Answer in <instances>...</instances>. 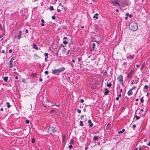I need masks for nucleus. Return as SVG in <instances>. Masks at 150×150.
Wrapping results in <instances>:
<instances>
[{
  "label": "nucleus",
  "mask_w": 150,
  "mask_h": 150,
  "mask_svg": "<svg viewBox=\"0 0 150 150\" xmlns=\"http://www.w3.org/2000/svg\"><path fill=\"white\" fill-rule=\"evenodd\" d=\"M129 27L131 30H136L138 29V25L135 22H132L129 24Z\"/></svg>",
  "instance_id": "f257e3e1"
},
{
  "label": "nucleus",
  "mask_w": 150,
  "mask_h": 150,
  "mask_svg": "<svg viewBox=\"0 0 150 150\" xmlns=\"http://www.w3.org/2000/svg\"><path fill=\"white\" fill-rule=\"evenodd\" d=\"M65 68L62 67L58 69H54L52 71V73L53 74H57L58 73L64 71Z\"/></svg>",
  "instance_id": "f03ea898"
},
{
  "label": "nucleus",
  "mask_w": 150,
  "mask_h": 150,
  "mask_svg": "<svg viewBox=\"0 0 150 150\" xmlns=\"http://www.w3.org/2000/svg\"><path fill=\"white\" fill-rule=\"evenodd\" d=\"M57 129L56 128L53 127H50L48 130V132L50 134L52 133H55L57 131Z\"/></svg>",
  "instance_id": "7ed1b4c3"
},
{
  "label": "nucleus",
  "mask_w": 150,
  "mask_h": 150,
  "mask_svg": "<svg viewBox=\"0 0 150 150\" xmlns=\"http://www.w3.org/2000/svg\"><path fill=\"white\" fill-rule=\"evenodd\" d=\"M119 1L120 3L119 4L122 6H124L125 5H127L126 4L125 0H118Z\"/></svg>",
  "instance_id": "20e7f679"
},
{
  "label": "nucleus",
  "mask_w": 150,
  "mask_h": 150,
  "mask_svg": "<svg viewBox=\"0 0 150 150\" xmlns=\"http://www.w3.org/2000/svg\"><path fill=\"white\" fill-rule=\"evenodd\" d=\"M111 3L113 5H115V4L119 6H120V4L118 2L117 0L112 1L111 2Z\"/></svg>",
  "instance_id": "39448f33"
},
{
  "label": "nucleus",
  "mask_w": 150,
  "mask_h": 150,
  "mask_svg": "<svg viewBox=\"0 0 150 150\" xmlns=\"http://www.w3.org/2000/svg\"><path fill=\"white\" fill-rule=\"evenodd\" d=\"M123 76L122 75H120L117 78V80L120 81L121 82L123 81Z\"/></svg>",
  "instance_id": "423d86ee"
},
{
  "label": "nucleus",
  "mask_w": 150,
  "mask_h": 150,
  "mask_svg": "<svg viewBox=\"0 0 150 150\" xmlns=\"http://www.w3.org/2000/svg\"><path fill=\"white\" fill-rule=\"evenodd\" d=\"M88 123L89 124V126L90 127H92L93 126V124L91 122V120H89L88 121Z\"/></svg>",
  "instance_id": "0eeeda50"
},
{
  "label": "nucleus",
  "mask_w": 150,
  "mask_h": 150,
  "mask_svg": "<svg viewBox=\"0 0 150 150\" xmlns=\"http://www.w3.org/2000/svg\"><path fill=\"white\" fill-rule=\"evenodd\" d=\"M22 34V31L20 30L18 34V35L17 37L18 39H20L21 38V35Z\"/></svg>",
  "instance_id": "6e6552de"
},
{
  "label": "nucleus",
  "mask_w": 150,
  "mask_h": 150,
  "mask_svg": "<svg viewBox=\"0 0 150 150\" xmlns=\"http://www.w3.org/2000/svg\"><path fill=\"white\" fill-rule=\"evenodd\" d=\"M105 92L104 93V95H107L109 92V91L107 88H105L104 89Z\"/></svg>",
  "instance_id": "1a4fd4ad"
},
{
  "label": "nucleus",
  "mask_w": 150,
  "mask_h": 150,
  "mask_svg": "<svg viewBox=\"0 0 150 150\" xmlns=\"http://www.w3.org/2000/svg\"><path fill=\"white\" fill-rule=\"evenodd\" d=\"M13 61L10 60L9 62V66L10 68H12L13 67Z\"/></svg>",
  "instance_id": "9d476101"
},
{
  "label": "nucleus",
  "mask_w": 150,
  "mask_h": 150,
  "mask_svg": "<svg viewBox=\"0 0 150 150\" xmlns=\"http://www.w3.org/2000/svg\"><path fill=\"white\" fill-rule=\"evenodd\" d=\"M133 94L132 91L131 90H130L127 92V94L128 96H130L132 95Z\"/></svg>",
  "instance_id": "9b49d317"
},
{
  "label": "nucleus",
  "mask_w": 150,
  "mask_h": 150,
  "mask_svg": "<svg viewBox=\"0 0 150 150\" xmlns=\"http://www.w3.org/2000/svg\"><path fill=\"white\" fill-rule=\"evenodd\" d=\"M33 48L34 49H35L36 50H38V48L37 47V45L35 44H33Z\"/></svg>",
  "instance_id": "f8f14e48"
},
{
  "label": "nucleus",
  "mask_w": 150,
  "mask_h": 150,
  "mask_svg": "<svg viewBox=\"0 0 150 150\" xmlns=\"http://www.w3.org/2000/svg\"><path fill=\"white\" fill-rule=\"evenodd\" d=\"M34 57L35 59H36L40 58V57L38 55L36 54H34Z\"/></svg>",
  "instance_id": "ddd939ff"
},
{
  "label": "nucleus",
  "mask_w": 150,
  "mask_h": 150,
  "mask_svg": "<svg viewBox=\"0 0 150 150\" xmlns=\"http://www.w3.org/2000/svg\"><path fill=\"white\" fill-rule=\"evenodd\" d=\"M148 86L146 85H145L144 87V91H146V89L147 90L148 88Z\"/></svg>",
  "instance_id": "4468645a"
},
{
  "label": "nucleus",
  "mask_w": 150,
  "mask_h": 150,
  "mask_svg": "<svg viewBox=\"0 0 150 150\" xmlns=\"http://www.w3.org/2000/svg\"><path fill=\"white\" fill-rule=\"evenodd\" d=\"M125 129H122V131H119L118 132V133L119 134L122 133H123L125 131Z\"/></svg>",
  "instance_id": "2eb2a0df"
},
{
  "label": "nucleus",
  "mask_w": 150,
  "mask_h": 150,
  "mask_svg": "<svg viewBox=\"0 0 150 150\" xmlns=\"http://www.w3.org/2000/svg\"><path fill=\"white\" fill-rule=\"evenodd\" d=\"M8 76H6L5 77L4 79V81H7L8 80Z\"/></svg>",
  "instance_id": "dca6fc26"
},
{
  "label": "nucleus",
  "mask_w": 150,
  "mask_h": 150,
  "mask_svg": "<svg viewBox=\"0 0 150 150\" xmlns=\"http://www.w3.org/2000/svg\"><path fill=\"white\" fill-rule=\"evenodd\" d=\"M6 104H7V107L8 108H10V107H11V105H10V103H9L8 102H7L6 103Z\"/></svg>",
  "instance_id": "f3484780"
},
{
  "label": "nucleus",
  "mask_w": 150,
  "mask_h": 150,
  "mask_svg": "<svg viewBox=\"0 0 150 150\" xmlns=\"http://www.w3.org/2000/svg\"><path fill=\"white\" fill-rule=\"evenodd\" d=\"M132 76V75L129 73L127 75V78L129 79H130L131 78Z\"/></svg>",
  "instance_id": "a211bd4d"
},
{
  "label": "nucleus",
  "mask_w": 150,
  "mask_h": 150,
  "mask_svg": "<svg viewBox=\"0 0 150 150\" xmlns=\"http://www.w3.org/2000/svg\"><path fill=\"white\" fill-rule=\"evenodd\" d=\"M98 136H95L93 137V139L95 140H97L98 139Z\"/></svg>",
  "instance_id": "6ab92c4d"
},
{
  "label": "nucleus",
  "mask_w": 150,
  "mask_h": 150,
  "mask_svg": "<svg viewBox=\"0 0 150 150\" xmlns=\"http://www.w3.org/2000/svg\"><path fill=\"white\" fill-rule=\"evenodd\" d=\"M50 9L51 11H53L54 10V8L52 6H50Z\"/></svg>",
  "instance_id": "aec40b11"
},
{
  "label": "nucleus",
  "mask_w": 150,
  "mask_h": 150,
  "mask_svg": "<svg viewBox=\"0 0 150 150\" xmlns=\"http://www.w3.org/2000/svg\"><path fill=\"white\" fill-rule=\"evenodd\" d=\"M106 86L109 87H110L112 86V84L110 83H109L108 84H107Z\"/></svg>",
  "instance_id": "412c9836"
},
{
  "label": "nucleus",
  "mask_w": 150,
  "mask_h": 150,
  "mask_svg": "<svg viewBox=\"0 0 150 150\" xmlns=\"http://www.w3.org/2000/svg\"><path fill=\"white\" fill-rule=\"evenodd\" d=\"M86 115H82L80 117V119L81 120H82L84 118V117H86Z\"/></svg>",
  "instance_id": "4be33fe9"
},
{
  "label": "nucleus",
  "mask_w": 150,
  "mask_h": 150,
  "mask_svg": "<svg viewBox=\"0 0 150 150\" xmlns=\"http://www.w3.org/2000/svg\"><path fill=\"white\" fill-rule=\"evenodd\" d=\"M80 125L81 126H83V122L82 121H81L80 122Z\"/></svg>",
  "instance_id": "5701e85b"
},
{
  "label": "nucleus",
  "mask_w": 150,
  "mask_h": 150,
  "mask_svg": "<svg viewBox=\"0 0 150 150\" xmlns=\"http://www.w3.org/2000/svg\"><path fill=\"white\" fill-rule=\"evenodd\" d=\"M134 55H133V56L131 55H130L129 56V58H131V59H132L134 58Z\"/></svg>",
  "instance_id": "b1692460"
},
{
  "label": "nucleus",
  "mask_w": 150,
  "mask_h": 150,
  "mask_svg": "<svg viewBox=\"0 0 150 150\" xmlns=\"http://www.w3.org/2000/svg\"><path fill=\"white\" fill-rule=\"evenodd\" d=\"M135 117L137 120L139 119L140 118V117L138 116L137 115H135Z\"/></svg>",
  "instance_id": "393cba45"
},
{
  "label": "nucleus",
  "mask_w": 150,
  "mask_h": 150,
  "mask_svg": "<svg viewBox=\"0 0 150 150\" xmlns=\"http://www.w3.org/2000/svg\"><path fill=\"white\" fill-rule=\"evenodd\" d=\"M48 54L47 53H45L44 54V55L45 57H46L47 58H48Z\"/></svg>",
  "instance_id": "a878e982"
},
{
  "label": "nucleus",
  "mask_w": 150,
  "mask_h": 150,
  "mask_svg": "<svg viewBox=\"0 0 150 150\" xmlns=\"http://www.w3.org/2000/svg\"><path fill=\"white\" fill-rule=\"evenodd\" d=\"M140 101L142 103H143L144 102V100L143 99V97L140 99Z\"/></svg>",
  "instance_id": "bb28decb"
},
{
  "label": "nucleus",
  "mask_w": 150,
  "mask_h": 150,
  "mask_svg": "<svg viewBox=\"0 0 150 150\" xmlns=\"http://www.w3.org/2000/svg\"><path fill=\"white\" fill-rule=\"evenodd\" d=\"M77 110L79 113H81V110H79V109H77Z\"/></svg>",
  "instance_id": "cd10ccee"
},
{
  "label": "nucleus",
  "mask_w": 150,
  "mask_h": 150,
  "mask_svg": "<svg viewBox=\"0 0 150 150\" xmlns=\"http://www.w3.org/2000/svg\"><path fill=\"white\" fill-rule=\"evenodd\" d=\"M15 59V57H12L11 59V60L13 61V60H14Z\"/></svg>",
  "instance_id": "c85d7f7f"
},
{
  "label": "nucleus",
  "mask_w": 150,
  "mask_h": 150,
  "mask_svg": "<svg viewBox=\"0 0 150 150\" xmlns=\"http://www.w3.org/2000/svg\"><path fill=\"white\" fill-rule=\"evenodd\" d=\"M35 142V140L34 138H33L32 139V142L33 143H34Z\"/></svg>",
  "instance_id": "c756f323"
},
{
  "label": "nucleus",
  "mask_w": 150,
  "mask_h": 150,
  "mask_svg": "<svg viewBox=\"0 0 150 150\" xmlns=\"http://www.w3.org/2000/svg\"><path fill=\"white\" fill-rule=\"evenodd\" d=\"M36 76V74H32L31 75V76L32 77H35Z\"/></svg>",
  "instance_id": "7c9ffc66"
},
{
  "label": "nucleus",
  "mask_w": 150,
  "mask_h": 150,
  "mask_svg": "<svg viewBox=\"0 0 150 150\" xmlns=\"http://www.w3.org/2000/svg\"><path fill=\"white\" fill-rule=\"evenodd\" d=\"M92 46H93V47H92V48H93L95 47V46H96V44L95 43H93L92 44Z\"/></svg>",
  "instance_id": "2f4dec72"
},
{
  "label": "nucleus",
  "mask_w": 150,
  "mask_h": 150,
  "mask_svg": "<svg viewBox=\"0 0 150 150\" xmlns=\"http://www.w3.org/2000/svg\"><path fill=\"white\" fill-rule=\"evenodd\" d=\"M103 75H107V72H106V71H105V72L104 73Z\"/></svg>",
  "instance_id": "473e14b6"
},
{
  "label": "nucleus",
  "mask_w": 150,
  "mask_h": 150,
  "mask_svg": "<svg viewBox=\"0 0 150 150\" xmlns=\"http://www.w3.org/2000/svg\"><path fill=\"white\" fill-rule=\"evenodd\" d=\"M132 127H133V129L134 130V129L136 127V125H133Z\"/></svg>",
  "instance_id": "72a5a7b5"
},
{
  "label": "nucleus",
  "mask_w": 150,
  "mask_h": 150,
  "mask_svg": "<svg viewBox=\"0 0 150 150\" xmlns=\"http://www.w3.org/2000/svg\"><path fill=\"white\" fill-rule=\"evenodd\" d=\"M96 15H94L93 16V18H96V19H97L98 18V16H96Z\"/></svg>",
  "instance_id": "f704fd0d"
},
{
  "label": "nucleus",
  "mask_w": 150,
  "mask_h": 150,
  "mask_svg": "<svg viewBox=\"0 0 150 150\" xmlns=\"http://www.w3.org/2000/svg\"><path fill=\"white\" fill-rule=\"evenodd\" d=\"M25 123H26V124H28L29 123V120H26V121H25Z\"/></svg>",
  "instance_id": "c9c22d12"
},
{
  "label": "nucleus",
  "mask_w": 150,
  "mask_h": 150,
  "mask_svg": "<svg viewBox=\"0 0 150 150\" xmlns=\"http://www.w3.org/2000/svg\"><path fill=\"white\" fill-rule=\"evenodd\" d=\"M63 43L64 44H67V42L65 41L63 42Z\"/></svg>",
  "instance_id": "e433bc0d"
},
{
  "label": "nucleus",
  "mask_w": 150,
  "mask_h": 150,
  "mask_svg": "<svg viewBox=\"0 0 150 150\" xmlns=\"http://www.w3.org/2000/svg\"><path fill=\"white\" fill-rule=\"evenodd\" d=\"M52 18L53 20H55V17L54 16H52Z\"/></svg>",
  "instance_id": "4c0bfd02"
},
{
  "label": "nucleus",
  "mask_w": 150,
  "mask_h": 150,
  "mask_svg": "<svg viewBox=\"0 0 150 150\" xmlns=\"http://www.w3.org/2000/svg\"><path fill=\"white\" fill-rule=\"evenodd\" d=\"M135 88H136L135 86H133L132 87V88L130 89V90H131L132 91Z\"/></svg>",
  "instance_id": "58836bf2"
},
{
  "label": "nucleus",
  "mask_w": 150,
  "mask_h": 150,
  "mask_svg": "<svg viewBox=\"0 0 150 150\" xmlns=\"http://www.w3.org/2000/svg\"><path fill=\"white\" fill-rule=\"evenodd\" d=\"M12 51H13V50L11 49L9 51V53H11V52H12Z\"/></svg>",
  "instance_id": "ea45409f"
},
{
  "label": "nucleus",
  "mask_w": 150,
  "mask_h": 150,
  "mask_svg": "<svg viewBox=\"0 0 150 150\" xmlns=\"http://www.w3.org/2000/svg\"><path fill=\"white\" fill-rule=\"evenodd\" d=\"M59 6H61L62 7H63V6L62 5V4L61 3H59Z\"/></svg>",
  "instance_id": "a19ab883"
},
{
  "label": "nucleus",
  "mask_w": 150,
  "mask_h": 150,
  "mask_svg": "<svg viewBox=\"0 0 150 150\" xmlns=\"http://www.w3.org/2000/svg\"><path fill=\"white\" fill-rule=\"evenodd\" d=\"M133 73V70L131 71L129 73L130 74H131L132 75Z\"/></svg>",
  "instance_id": "79ce46f5"
},
{
  "label": "nucleus",
  "mask_w": 150,
  "mask_h": 150,
  "mask_svg": "<svg viewBox=\"0 0 150 150\" xmlns=\"http://www.w3.org/2000/svg\"><path fill=\"white\" fill-rule=\"evenodd\" d=\"M69 147L70 148V149H71V148L72 147V145H70L69 146Z\"/></svg>",
  "instance_id": "37998d69"
},
{
  "label": "nucleus",
  "mask_w": 150,
  "mask_h": 150,
  "mask_svg": "<svg viewBox=\"0 0 150 150\" xmlns=\"http://www.w3.org/2000/svg\"><path fill=\"white\" fill-rule=\"evenodd\" d=\"M45 74H47L48 73V71H45Z\"/></svg>",
  "instance_id": "c03bdc74"
},
{
  "label": "nucleus",
  "mask_w": 150,
  "mask_h": 150,
  "mask_svg": "<svg viewBox=\"0 0 150 150\" xmlns=\"http://www.w3.org/2000/svg\"><path fill=\"white\" fill-rule=\"evenodd\" d=\"M80 102L81 103H83L84 102V100L82 99L80 100Z\"/></svg>",
  "instance_id": "a18cd8bd"
},
{
  "label": "nucleus",
  "mask_w": 150,
  "mask_h": 150,
  "mask_svg": "<svg viewBox=\"0 0 150 150\" xmlns=\"http://www.w3.org/2000/svg\"><path fill=\"white\" fill-rule=\"evenodd\" d=\"M22 82L23 83H25V79H23L22 80Z\"/></svg>",
  "instance_id": "49530a36"
},
{
  "label": "nucleus",
  "mask_w": 150,
  "mask_h": 150,
  "mask_svg": "<svg viewBox=\"0 0 150 150\" xmlns=\"http://www.w3.org/2000/svg\"><path fill=\"white\" fill-rule=\"evenodd\" d=\"M41 21L42 23H43L45 22L44 20L43 19H41Z\"/></svg>",
  "instance_id": "de8ad7c7"
},
{
  "label": "nucleus",
  "mask_w": 150,
  "mask_h": 150,
  "mask_svg": "<svg viewBox=\"0 0 150 150\" xmlns=\"http://www.w3.org/2000/svg\"><path fill=\"white\" fill-rule=\"evenodd\" d=\"M81 59L80 58H78V60L79 62H80L81 60Z\"/></svg>",
  "instance_id": "09e8293b"
},
{
  "label": "nucleus",
  "mask_w": 150,
  "mask_h": 150,
  "mask_svg": "<svg viewBox=\"0 0 150 150\" xmlns=\"http://www.w3.org/2000/svg\"><path fill=\"white\" fill-rule=\"evenodd\" d=\"M42 79L41 78H40L39 79V81H42Z\"/></svg>",
  "instance_id": "8fccbe9b"
},
{
  "label": "nucleus",
  "mask_w": 150,
  "mask_h": 150,
  "mask_svg": "<svg viewBox=\"0 0 150 150\" xmlns=\"http://www.w3.org/2000/svg\"><path fill=\"white\" fill-rule=\"evenodd\" d=\"M119 99V97H117L116 98V100H118Z\"/></svg>",
  "instance_id": "3c124183"
},
{
  "label": "nucleus",
  "mask_w": 150,
  "mask_h": 150,
  "mask_svg": "<svg viewBox=\"0 0 150 150\" xmlns=\"http://www.w3.org/2000/svg\"><path fill=\"white\" fill-rule=\"evenodd\" d=\"M28 29H26L25 30V32L26 33H28Z\"/></svg>",
  "instance_id": "603ef678"
},
{
  "label": "nucleus",
  "mask_w": 150,
  "mask_h": 150,
  "mask_svg": "<svg viewBox=\"0 0 150 150\" xmlns=\"http://www.w3.org/2000/svg\"><path fill=\"white\" fill-rule=\"evenodd\" d=\"M45 25V24H44V23H42L41 24V25L42 26H44Z\"/></svg>",
  "instance_id": "864d4df0"
},
{
  "label": "nucleus",
  "mask_w": 150,
  "mask_h": 150,
  "mask_svg": "<svg viewBox=\"0 0 150 150\" xmlns=\"http://www.w3.org/2000/svg\"><path fill=\"white\" fill-rule=\"evenodd\" d=\"M57 11L58 12H60L61 11V10L60 9H58L57 10Z\"/></svg>",
  "instance_id": "5fc2aeb1"
},
{
  "label": "nucleus",
  "mask_w": 150,
  "mask_h": 150,
  "mask_svg": "<svg viewBox=\"0 0 150 150\" xmlns=\"http://www.w3.org/2000/svg\"><path fill=\"white\" fill-rule=\"evenodd\" d=\"M18 77L17 76H16L15 77V79H18Z\"/></svg>",
  "instance_id": "6e6d98bb"
},
{
  "label": "nucleus",
  "mask_w": 150,
  "mask_h": 150,
  "mask_svg": "<svg viewBox=\"0 0 150 150\" xmlns=\"http://www.w3.org/2000/svg\"><path fill=\"white\" fill-rule=\"evenodd\" d=\"M147 145H148V146L150 145V142H149L147 144Z\"/></svg>",
  "instance_id": "4d7b16f0"
},
{
  "label": "nucleus",
  "mask_w": 150,
  "mask_h": 150,
  "mask_svg": "<svg viewBox=\"0 0 150 150\" xmlns=\"http://www.w3.org/2000/svg\"><path fill=\"white\" fill-rule=\"evenodd\" d=\"M1 52L3 53H4L5 52V50H2Z\"/></svg>",
  "instance_id": "13d9d810"
},
{
  "label": "nucleus",
  "mask_w": 150,
  "mask_h": 150,
  "mask_svg": "<svg viewBox=\"0 0 150 150\" xmlns=\"http://www.w3.org/2000/svg\"><path fill=\"white\" fill-rule=\"evenodd\" d=\"M72 60L73 62L74 63L75 62V61L74 59H72Z\"/></svg>",
  "instance_id": "bf43d9fd"
},
{
  "label": "nucleus",
  "mask_w": 150,
  "mask_h": 150,
  "mask_svg": "<svg viewBox=\"0 0 150 150\" xmlns=\"http://www.w3.org/2000/svg\"><path fill=\"white\" fill-rule=\"evenodd\" d=\"M139 100V99L138 98H137L135 100L136 102H137Z\"/></svg>",
  "instance_id": "052dcab7"
},
{
  "label": "nucleus",
  "mask_w": 150,
  "mask_h": 150,
  "mask_svg": "<svg viewBox=\"0 0 150 150\" xmlns=\"http://www.w3.org/2000/svg\"><path fill=\"white\" fill-rule=\"evenodd\" d=\"M54 110H51L50 111L51 112H54Z\"/></svg>",
  "instance_id": "680f3d73"
},
{
  "label": "nucleus",
  "mask_w": 150,
  "mask_h": 150,
  "mask_svg": "<svg viewBox=\"0 0 150 150\" xmlns=\"http://www.w3.org/2000/svg\"><path fill=\"white\" fill-rule=\"evenodd\" d=\"M116 11L117 12H119V10L118 9H117L116 10Z\"/></svg>",
  "instance_id": "e2e57ef3"
},
{
  "label": "nucleus",
  "mask_w": 150,
  "mask_h": 150,
  "mask_svg": "<svg viewBox=\"0 0 150 150\" xmlns=\"http://www.w3.org/2000/svg\"><path fill=\"white\" fill-rule=\"evenodd\" d=\"M70 79V77H67V80H69Z\"/></svg>",
  "instance_id": "0e129e2a"
},
{
  "label": "nucleus",
  "mask_w": 150,
  "mask_h": 150,
  "mask_svg": "<svg viewBox=\"0 0 150 150\" xmlns=\"http://www.w3.org/2000/svg\"><path fill=\"white\" fill-rule=\"evenodd\" d=\"M126 16H129V14L128 13H127L126 14Z\"/></svg>",
  "instance_id": "69168bd1"
},
{
  "label": "nucleus",
  "mask_w": 150,
  "mask_h": 150,
  "mask_svg": "<svg viewBox=\"0 0 150 150\" xmlns=\"http://www.w3.org/2000/svg\"><path fill=\"white\" fill-rule=\"evenodd\" d=\"M136 66L137 67H139V65H138V64H137Z\"/></svg>",
  "instance_id": "338daca9"
},
{
  "label": "nucleus",
  "mask_w": 150,
  "mask_h": 150,
  "mask_svg": "<svg viewBox=\"0 0 150 150\" xmlns=\"http://www.w3.org/2000/svg\"><path fill=\"white\" fill-rule=\"evenodd\" d=\"M125 19H126V20H127V19H128V18L127 17H125Z\"/></svg>",
  "instance_id": "774afa93"
}]
</instances>
